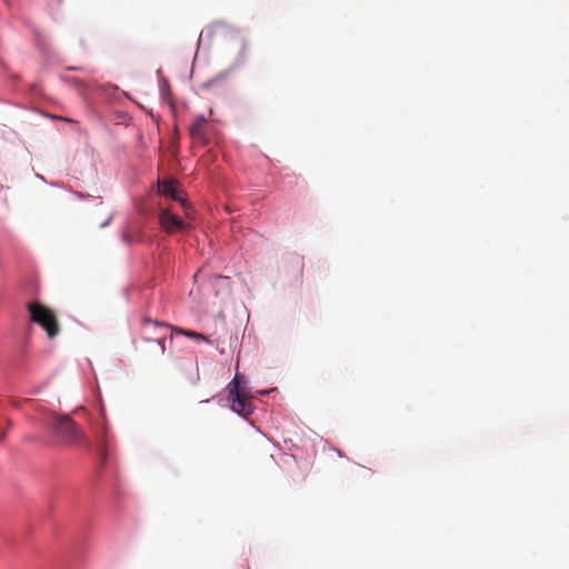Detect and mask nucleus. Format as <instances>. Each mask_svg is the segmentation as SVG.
<instances>
[{"label": "nucleus", "instance_id": "f257e3e1", "mask_svg": "<svg viewBox=\"0 0 569 569\" xmlns=\"http://www.w3.org/2000/svg\"><path fill=\"white\" fill-rule=\"evenodd\" d=\"M47 426L54 433L62 437L66 443L90 448L84 431L69 416L52 415L48 418Z\"/></svg>", "mask_w": 569, "mask_h": 569}, {"label": "nucleus", "instance_id": "f03ea898", "mask_svg": "<svg viewBox=\"0 0 569 569\" xmlns=\"http://www.w3.org/2000/svg\"><path fill=\"white\" fill-rule=\"evenodd\" d=\"M30 319L32 322L42 327L48 338L53 339L60 332V326L54 312L40 302L33 301L28 303Z\"/></svg>", "mask_w": 569, "mask_h": 569}, {"label": "nucleus", "instance_id": "7ed1b4c3", "mask_svg": "<svg viewBox=\"0 0 569 569\" xmlns=\"http://www.w3.org/2000/svg\"><path fill=\"white\" fill-rule=\"evenodd\" d=\"M229 398L231 399V408L234 412L247 417L252 412L250 395L244 386H242V377L238 373L228 385Z\"/></svg>", "mask_w": 569, "mask_h": 569}, {"label": "nucleus", "instance_id": "20e7f679", "mask_svg": "<svg viewBox=\"0 0 569 569\" xmlns=\"http://www.w3.org/2000/svg\"><path fill=\"white\" fill-rule=\"evenodd\" d=\"M159 220L162 228L168 232H174L184 228L183 220L171 213L168 209L160 212Z\"/></svg>", "mask_w": 569, "mask_h": 569}, {"label": "nucleus", "instance_id": "39448f33", "mask_svg": "<svg viewBox=\"0 0 569 569\" xmlns=\"http://www.w3.org/2000/svg\"><path fill=\"white\" fill-rule=\"evenodd\" d=\"M207 119L201 114L198 116L189 127V134L191 136V138L194 141L201 142L203 144L207 143V134L204 131Z\"/></svg>", "mask_w": 569, "mask_h": 569}, {"label": "nucleus", "instance_id": "423d86ee", "mask_svg": "<svg viewBox=\"0 0 569 569\" xmlns=\"http://www.w3.org/2000/svg\"><path fill=\"white\" fill-rule=\"evenodd\" d=\"M177 181L176 180H166L160 184V193L171 198L174 201H179L183 203V199L179 194V191L176 187Z\"/></svg>", "mask_w": 569, "mask_h": 569}, {"label": "nucleus", "instance_id": "0eeeda50", "mask_svg": "<svg viewBox=\"0 0 569 569\" xmlns=\"http://www.w3.org/2000/svg\"><path fill=\"white\" fill-rule=\"evenodd\" d=\"M172 330L179 335H183L186 337H189V338H193V339H198V340H201V341H206V342H209V339L203 336L202 333H199V332H196V331H191V330H186V329H182V328H172Z\"/></svg>", "mask_w": 569, "mask_h": 569}, {"label": "nucleus", "instance_id": "6e6552de", "mask_svg": "<svg viewBox=\"0 0 569 569\" xmlns=\"http://www.w3.org/2000/svg\"><path fill=\"white\" fill-rule=\"evenodd\" d=\"M143 323H144V330L147 329L148 326H153V327L162 329V330H166L168 328V326H166L164 323L159 322V321H153L149 318H144Z\"/></svg>", "mask_w": 569, "mask_h": 569}, {"label": "nucleus", "instance_id": "1a4fd4ad", "mask_svg": "<svg viewBox=\"0 0 569 569\" xmlns=\"http://www.w3.org/2000/svg\"><path fill=\"white\" fill-rule=\"evenodd\" d=\"M146 339L150 340V341H156L160 346L161 351L162 352L164 351V340H166L164 335H157L156 337H150V338H146Z\"/></svg>", "mask_w": 569, "mask_h": 569}, {"label": "nucleus", "instance_id": "9d476101", "mask_svg": "<svg viewBox=\"0 0 569 569\" xmlns=\"http://www.w3.org/2000/svg\"><path fill=\"white\" fill-rule=\"evenodd\" d=\"M106 435H107V425L103 421L102 426H101V432L97 431V437L99 438V441L103 442Z\"/></svg>", "mask_w": 569, "mask_h": 569}, {"label": "nucleus", "instance_id": "9b49d317", "mask_svg": "<svg viewBox=\"0 0 569 569\" xmlns=\"http://www.w3.org/2000/svg\"><path fill=\"white\" fill-rule=\"evenodd\" d=\"M212 279L214 281H227L228 280L227 277H221V276H213Z\"/></svg>", "mask_w": 569, "mask_h": 569}, {"label": "nucleus", "instance_id": "f8f14e48", "mask_svg": "<svg viewBox=\"0 0 569 569\" xmlns=\"http://www.w3.org/2000/svg\"><path fill=\"white\" fill-rule=\"evenodd\" d=\"M101 417H102V420H104V411H103V409H101Z\"/></svg>", "mask_w": 569, "mask_h": 569}, {"label": "nucleus", "instance_id": "ddd939ff", "mask_svg": "<svg viewBox=\"0 0 569 569\" xmlns=\"http://www.w3.org/2000/svg\"><path fill=\"white\" fill-rule=\"evenodd\" d=\"M4 433H0V441L3 440Z\"/></svg>", "mask_w": 569, "mask_h": 569}]
</instances>
